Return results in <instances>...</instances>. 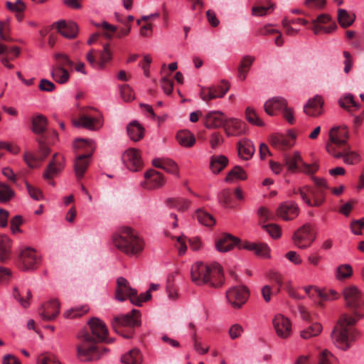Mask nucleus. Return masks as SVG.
<instances>
[{
    "mask_svg": "<svg viewBox=\"0 0 364 364\" xmlns=\"http://www.w3.org/2000/svg\"><path fill=\"white\" fill-rule=\"evenodd\" d=\"M248 296V290L244 286L233 287L226 292L227 301L234 309H240L245 303Z\"/></svg>",
    "mask_w": 364,
    "mask_h": 364,
    "instance_id": "nucleus-14",
    "label": "nucleus"
},
{
    "mask_svg": "<svg viewBox=\"0 0 364 364\" xmlns=\"http://www.w3.org/2000/svg\"><path fill=\"white\" fill-rule=\"evenodd\" d=\"M77 357L82 362H92L101 358L100 349L96 346V339L86 330H81L77 336Z\"/></svg>",
    "mask_w": 364,
    "mask_h": 364,
    "instance_id": "nucleus-3",
    "label": "nucleus"
},
{
    "mask_svg": "<svg viewBox=\"0 0 364 364\" xmlns=\"http://www.w3.org/2000/svg\"><path fill=\"white\" fill-rule=\"evenodd\" d=\"M140 315L139 310L132 309L129 313L115 316L112 321V328L124 338H130L134 334L133 328L141 325Z\"/></svg>",
    "mask_w": 364,
    "mask_h": 364,
    "instance_id": "nucleus-4",
    "label": "nucleus"
},
{
    "mask_svg": "<svg viewBox=\"0 0 364 364\" xmlns=\"http://www.w3.org/2000/svg\"><path fill=\"white\" fill-rule=\"evenodd\" d=\"M127 134L133 141H139L144 136V128L136 122H132L127 126Z\"/></svg>",
    "mask_w": 364,
    "mask_h": 364,
    "instance_id": "nucleus-42",
    "label": "nucleus"
},
{
    "mask_svg": "<svg viewBox=\"0 0 364 364\" xmlns=\"http://www.w3.org/2000/svg\"><path fill=\"white\" fill-rule=\"evenodd\" d=\"M303 289L306 293L308 296L311 299H314L315 297H321L324 298V295L322 291L317 288L316 286L309 285L306 287H304Z\"/></svg>",
    "mask_w": 364,
    "mask_h": 364,
    "instance_id": "nucleus-61",
    "label": "nucleus"
},
{
    "mask_svg": "<svg viewBox=\"0 0 364 364\" xmlns=\"http://www.w3.org/2000/svg\"><path fill=\"white\" fill-rule=\"evenodd\" d=\"M299 193L303 200L309 206L318 207L325 200V192L323 189H315L306 186L299 189Z\"/></svg>",
    "mask_w": 364,
    "mask_h": 364,
    "instance_id": "nucleus-13",
    "label": "nucleus"
},
{
    "mask_svg": "<svg viewBox=\"0 0 364 364\" xmlns=\"http://www.w3.org/2000/svg\"><path fill=\"white\" fill-rule=\"evenodd\" d=\"M283 161L288 170L291 172L299 171L307 174H313L318 169L316 165L309 164L304 162L301 154L299 151L284 154L283 156Z\"/></svg>",
    "mask_w": 364,
    "mask_h": 364,
    "instance_id": "nucleus-8",
    "label": "nucleus"
},
{
    "mask_svg": "<svg viewBox=\"0 0 364 364\" xmlns=\"http://www.w3.org/2000/svg\"><path fill=\"white\" fill-rule=\"evenodd\" d=\"M64 167V157L60 154L55 153L52 158V160L49 162L47 168L43 173V177L47 181L50 185L54 186L55 183L53 181V178L57 176Z\"/></svg>",
    "mask_w": 364,
    "mask_h": 364,
    "instance_id": "nucleus-15",
    "label": "nucleus"
},
{
    "mask_svg": "<svg viewBox=\"0 0 364 364\" xmlns=\"http://www.w3.org/2000/svg\"><path fill=\"white\" fill-rule=\"evenodd\" d=\"M346 305L354 311L355 318L359 319L362 317L358 309L364 304V299L360 291L356 287L351 286L346 287L343 291Z\"/></svg>",
    "mask_w": 364,
    "mask_h": 364,
    "instance_id": "nucleus-10",
    "label": "nucleus"
},
{
    "mask_svg": "<svg viewBox=\"0 0 364 364\" xmlns=\"http://www.w3.org/2000/svg\"><path fill=\"white\" fill-rule=\"evenodd\" d=\"M100 55V68L102 69L105 68V64L111 60L112 53L109 48V44H105L103 46V50L98 52Z\"/></svg>",
    "mask_w": 364,
    "mask_h": 364,
    "instance_id": "nucleus-53",
    "label": "nucleus"
},
{
    "mask_svg": "<svg viewBox=\"0 0 364 364\" xmlns=\"http://www.w3.org/2000/svg\"><path fill=\"white\" fill-rule=\"evenodd\" d=\"M242 242L240 238L229 233H225L219 236L215 242V249L220 252H227L233 249L234 247L239 248Z\"/></svg>",
    "mask_w": 364,
    "mask_h": 364,
    "instance_id": "nucleus-19",
    "label": "nucleus"
},
{
    "mask_svg": "<svg viewBox=\"0 0 364 364\" xmlns=\"http://www.w3.org/2000/svg\"><path fill=\"white\" fill-rule=\"evenodd\" d=\"M113 242L118 250L132 256L141 252L144 247L143 240L134 229H121L114 235Z\"/></svg>",
    "mask_w": 364,
    "mask_h": 364,
    "instance_id": "nucleus-2",
    "label": "nucleus"
},
{
    "mask_svg": "<svg viewBox=\"0 0 364 364\" xmlns=\"http://www.w3.org/2000/svg\"><path fill=\"white\" fill-rule=\"evenodd\" d=\"M338 104L343 109H345L348 112H353L360 107V106L355 102L353 95L351 94H346L341 97L338 100Z\"/></svg>",
    "mask_w": 364,
    "mask_h": 364,
    "instance_id": "nucleus-40",
    "label": "nucleus"
},
{
    "mask_svg": "<svg viewBox=\"0 0 364 364\" xmlns=\"http://www.w3.org/2000/svg\"><path fill=\"white\" fill-rule=\"evenodd\" d=\"M230 87V85L228 81L222 80L220 84L202 87L200 96L205 102H209L216 98H222L226 95Z\"/></svg>",
    "mask_w": 364,
    "mask_h": 364,
    "instance_id": "nucleus-11",
    "label": "nucleus"
},
{
    "mask_svg": "<svg viewBox=\"0 0 364 364\" xmlns=\"http://www.w3.org/2000/svg\"><path fill=\"white\" fill-rule=\"evenodd\" d=\"M353 274V269L350 264H345L338 266L336 269V277L338 279H343L350 277Z\"/></svg>",
    "mask_w": 364,
    "mask_h": 364,
    "instance_id": "nucleus-55",
    "label": "nucleus"
},
{
    "mask_svg": "<svg viewBox=\"0 0 364 364\" xmlns=\"http://www.w3.org/2000/svg\"><path fill=\"white\" fill-rule=\"evenodd\" d=\"M151 297L149 291L145 294L137 295L136 289L131 287L129 282L124 277H120L117 279V287L115 289V299L119 301H124L129 299L132 304L136 306H141L143 302L148 301Z\"/></svg>",
    "mask_w": 364,
    "mask_h": 364,
    "instance_id": "nucleus-6",
    "label": "nucleus"
},
{
    "mask_svg": "<svg viewBox=\"0 0 364 364\" xmlns=\"http://www.w3.org/2000/svg\"><path fill=\"white\" fill-rule=\"evenodd\" d=\"M75 146L77 148H87L90 151V153L88 154L79 155L76 158L74 164L76 176L78 179H80L83 177L84 173L88 167L89 160L94 151L95 146L92 140L84 139H77L75 141Z\"/></svg>",
    "mask_w": 364,
    "mask_h": 364,
    "instance_id": "nucleus-7",
    "label": "nucleus"
},
{
    "mask_svg": "<svg viewBox=\"0 0 364 364\" xmlns=\"http://www.w3.org/2000/svg\"><path fill=\"white\" fill-rule=\"evenodd\" d=\"M228 159L226 156H213L210 159V168L213 173H218L228 165Z\"/></svg>",
    "mask_w": 364,
    "mask_h": 364,
    "instance_id": "nucleus-41",
    "label": "nucleus"
},
{
    "mask_svg": "<svg viewBox=\"0 0 364 364\" xmlns=\"http://www.w3.org/2000/svg\"><path fill=\"white\" fill-rule=\"evenodd\" d=\"M91 109L83 110L80 114L77 119L73 120V124L75 127H82L85 129L96 131L100 129L102 125L103 122L100 116H92L88 111Z\"/></svg>",
    "mask_w": 364,
    "mask_h": 364,
    "instance_id": "nucleus-12",
    "label": "nucleus"
},
{
    "mask_svg": "<svg viewBox=\"0 0 364 364\" xmlns=\"http://www.w3.org/2000/svg\"><path fill=\"white\" fill-rule=\"evenodd\" d=\"M323 100L321 96L316 95L309 100L304 107V112L311 117H318L322 114Z\"/></svg>",
    "mask_w": 364,
    "mask_h": 364,
    "instance_id": "nucleus-31",
    "label": "nucleus"
},
{
    "mask_svg": "<svg viewBox=\"0 0 364 364\" xmlns=\"http://www.w3.org/2000/svg\"><path fill=\"white\" fill-rule=\"evenodd\" d=\"M295 139L296 136L293 133L289 135L275 134L270 136L269 142L275 149L284 151L294 146Z\"/></svg>",
    "mask_w": 364,
    "mask_h": 364,
    "instance_id": "nucleus-25",
    "label": "nucleus"
},
{
    "mask_svg": "<svg viewBox=\"0 0 364 364\" xmlns=\"http://www.w3.org/2000/svg\"><path fill=\"white\" fill-rule=\"evenodd\" d=\"M195 217L202 225L206 228H212L216 224L215 219L213 216L203 210L198 209L196 212Z\"/></svg>",
    "mask_w": 364,
    "mask_h": 364,
    "instance_id": "nucleus-44",
    "label": "nucleus"
},
{
    "mask_svg": "<svg viewBox=\"0 0 364 364\" xmlns=\"http://www.w3.org/2000/svg\"><path fill=\"white\" fill-rule=\"evenodd\" d=\"M60 312V303L56 299L43 304L38 309V314L45 321L55 319Z\"/></svg>",
    "mask_w": 364,
    "mask_h": 364,
    "instance_id": "nucleus-27",
    "label": "nucleus"
},
{
    "mask_svg": "<svg viewBox=\"0 0 364 364\" xmlns=\"http://www.w3.org/2000/svg\"><path fill=\"white\" fill-rule=\"evenodd\" d=\"M225 132L228 136H237L245 133V123L236 118L226 119L224 127Z\"/></svg>",
    "mask_w": 364,
    "mask_h": 364,
    "instance_id": "nucleus-28",
    "label": "nucleus"
},
{
    "mask_svg": "<svg viewBox=\"0 0 364 364\" xmlns=\"http://www.w3.org/2000/svg\"><path fill=\"white\" fill-rule=\"evenodd\" d=\"M220 202L226 208H232V194L229 189L222 191L218 195Z\"/></svg>",
    "mask_w": 364,
    "mask_h": 364,
    "instance_id": "nucleus-60",
    "label": "nucleus"
},
{
    "mask_svg": "<svg viewBox=\"0 0 364 364\" xmlns=\"http://www.w3.org/2000/svg\"><path fill=\"white\" fill-rule=\"evenodd\" d=\"M122 159L128 169L137 171L142 166L141 156L134 148L128 149L122 155Z\"/></svg>",
    "mask_w": 364,
    "mask_h": 364,
    "instance_id": "nucleus-23",
    "label": "nucleus"
},
{
    "mask_svg": "<svg viewBox=\"0 0 364 364\" xmlns=\"http://www.w3.org/2000/svg\"><path fill=\"white\" fill-rule=\"evenodd\" d=\"M247 178L245 171L238 166H235L225 178L227 182H230L233 179L245 180Z\"/></svg>",
    "mask_w": 364,
    "mask_h": 364,
    "instance_id": "nucleus-52",
    "label": "nucleus"
},
{
    "mask_svg": "<svg viewBox=\"0 0 364 364\" xmlns=\"http://www.w3.org/2000/svg\"><path fill=\"white\" fill-rule=\"evenodd\" d=\"M355 16L354 14L349 13L343 9L338 10V21L343 28H347L351 26L355 21Z\"/></svg>",
    "mask_w": 364,
    "mask_h": 364,
    "instance_id": "nucleus-43",
    "label": "nucleus"
},
{
    "mask_svg": "<svg viewBox=\"0 0 364 364\" xmlns=\"http://www.w3.org/2000/svg\"><path fill=\"white\" fill-rule=\"evenodd\" d=\"M51 75L55 82L60 84L67 82L70 77L67 70L61 67H53L51 70Z\"/></svg>",
    "mask_w": 364,
    "mask_h": 364,
    "instance_id": "nucleus-48",
    "label": "nucleus"
},
{
    "mask_svg": "<svg viewBox=\"0 0 364 364\" xmlns=\"http://www.w3.org/2000/svg\"><path fill=\"white\" fill-rule=\"evenodd\" d=\"M88 311V308L85 306L72 308L64 313V316L68 318L80 317Z\"/></svg>",
    "mask_w": 364,
    "mask_h": 364,
    "instance_id": "nucleus-57",
    "label": "nucleus"
},
{
    "mask_svg": "<svg viewBox=\"0 0 364 364\" xmlns=\"http://www.w3.org/2000/svg\"><path fill=\"white\" fill-rule=\"evenodd\" d=\"M54 58L57 61L58 66L65 68V67L72 68L73 62L69 59L68 56L63 53H55Z\"/></svg>",
    "mask_w": 364,
    "mask_h": 364,
    "instance_id": "nucleus-59",
    "label": "nucleus"
},
{
    "mask_svg": "<svg viewBox=\"0 0 364 364\" xmlns=\"http://www.w3.org/2000/svg\"><path fill=\"white\" fill-rule=\"evenodd\" d=\"M225 114L220 111H210L206 114L203 122L208 129H217L224 127L225 122Z\"/></svg>",
    "mask_w": 364,
    "mask_h": 364,
    "instance_id": "nucleus-30",
    "label": "nucleus"
},
{
    "mask_svg": "<svg viewBox=\"0 0 364 364\" xmlns=\"http://www.w3.org/2000/svg\"><path fill=\"white\" fill-rule=\"evenodd\" d=\"M95 26L102 30L103 36L107 39H112L114 35H116L117 38H122L127 36L131 31V26H127L124 28H121L119 31L117 28L112 24L108 23L107 21H102L101 23H94Z\"/></svg>",
    "mask_w": 364,
    "mask_h": 364,
    "instance_id": "nucleus-20",
    "label": "nucleus"
},
{
    "mask_svg": "<svg viewBox=\"0 0 364 364\" xmlns=\"http://www.w3.org/2000/svg\"><path fill=\"white\" fill-rule=\"evenodd\" d=\"M192 281L197 285L209 284L214 288L223 286V269L218 263L207 265L201 262L193 264L191 269Z\"/></svg>",
    "mask_w": 364,
    "mask_h": 364,
    "instance_id": "nucleus-1",
    "label": "nucleus"
},
{
    "mask_svg": "<svg viewBox=\"0 0 364 364\" xmlns=\"http://www.w3.org/2000/svg\"><path fill=\"white\" fill-rule=\"evenodd\" d=\"M9 19L0 21V40L5 42H13L14 40L10 36Z\"/></svg>",
    "mask_w": 364,
    "mask_h": 364,
    "instance_id": "nucleus-51",
    "label": "nucleus"
},
{
    "mask_svg": "<svg viewBox=\"0 0 364 364\" xmlns=\"http://www.w3.org/2000/svg\"><path fill=\"white\" fill-rule=\"evenodd\" d=\"M331 155L336 159L343 158L344 163L349 165L356 164L361 160L360 156L358 153L351 151L348 145Z\"/></svg>",
    "mask_w": 364,
    "mask_h": 364,
    "instance_id": "nucleus-32",
    "label": "nucleus"
},
{
    "mask_svg": "<svg viewBox=\"0 0 364 364\" xmlns=\"http://www.w3.org/2000/svg\"><path fill=\"white\" fill-rule=\"evenodd\" d=\"M255 60V57L251 55H245L241 58L237 67V77L240 80L244 81L247 78V73Z\"/></svg>",
    "mask_w": 364,
    "mask_h": 364,
    "instance_id": "nucleus-36",
    "label": "nucleus"
},
{
    "mask_svg": "<svg viewBox=\"0 0 364 364\" xmlns=\"http://www.w3.org/2000/svg\"><path fill=\"white\" fill-rule=\"evenodd\" d=\"M315 238L314 229H296L292 235L294 245L301 249L309 247Z\"/></svg>",
    "mask_w": 364,
    "mask_h": 364,
    "instance_id": "nucleus-18",
    "label": "nucleus"
},
{
    "mask_svg": "<svg viewBox=\"0 0 364 364\" xmlns=\"http://www.w3.org/2000/svg\"><path fill=\"white\" fill-rule=\"evenodd\" d=\"M92 336L96 339V342H104L111 343L114 341V338H109L107 335L108 331L105 323L97 318H92L88 321Z\"/></svg>",
    "mask_w": 364,
    "mask_h": 364,
    "instance_id": "nucleus-16",
    "label": "nucleus"
},
{
    "mask_svg": "<svg viewBox=\"0 0 364 364\" xmlns=\"http://www.w3.org/2000/svg\"><path fill=\"white\" fill-rule=\"evenodd\" d=\"M11 243L8 236L0 233V262H3L10 258Z\"/></svg>",
    "mask_w": 364,
    "mask_h": 364,
    "instance_id": "nucleus-38",
    "label": "nucleus"
},
{
    "mask_svg": "<svg viewBox=\"0 0 364 364\" xmlns=\"http://www.w3.org/2000/svg\"><path fill=\"white\" fill-rule=\"evenodd\" d=\"M178 143L183 146L191 147L196 143L194 135L189 131H181L176 136Z\"/></svg>",
    "mask_w": 364,
    "mask_h": 364,
    "instance_id": "nucleus-47",
    "label": "nucleus"
},
{
    "mask_svg": "<svg viewBox=\"0 0 364 364\" xmlns=\"http://www.w3.org/2000/svg\"><path fill=\"white\" fill-rule=\"evenodd\" d=\"M272 10H273V4L268 3L267 5H262L258 3L252 7V14L256 16H262Z\"/></svg>",
    "mask_w": 364,
    "mask_h": 364,
    "instance_id": "nucleus-54",
    "label": "nucleus"
},
{
    "mask_svg": "<svg viewBox=\"0 0 364 364\" xmlns=\"http://www.w3.org/2000/svg\"><path fill=\"white\" fill-rule=\"evenodd\" d=\"M299 208L294 202H285L282 203L277 210L278 217L284 220H291L299 215Z\"/></svg>",
    "mask_w": 364,
    "mask_h": 364,
    "instance_id": "nucleus-29",
    "label": "nucleus"
},
{
    "mask_svg": "<svg viewBox=\"0 0 364 364\" xmlns=\"http://www.w3.org/2000/svg\"><path fill=\"white\" fill-rule=\"evenodd\" d=\"M166 205L173 208H176L179 211H186L188 209L191 202L185 198H168L166 200Z\"/></svg>",
    "mask_w": 364,
    "mask_h": 364,
    "instance_id": "nucleus-45",
    "label": "nucleus"
},
{
    "mask_svg": "<svg viewBox=\"0 0 364 364\" xmlns=\"http://www.w3.org/2000/svg\"><path fill=\"white\" fill-rule=\"evenodd\" d=\"M243 332V327L240 324L235 323L230 326L228 334L231 339L235 340L240 337Z\"/></svg>",
    "mask_w": 364,
    "mask_h": 364,
    "instance_id": "nucleus-62",
    "label": "nucleus"
},
{
    "mask_svg": "<svg viewBox=\"0 0 364 364\" xmlns=\"http://www.w3.org/2000/svg\"><path fill=\"white\" fill-rule=\"evenodd\" d=\"M18 257L19 267L24 271L36 268L39 262V258L36 254V250L29 247L22 249Z\"/></svg>",
    "mask_w": 364,
    "mask_h": 364,
    "instance_id": "nucleus-17",
    "label": "nucleus"
},
{
    "mask_svg": "<svg viewBox=\"0 0 364 364\" xmlns=\"http://www.w3.org/2000/svg\"><path fill=\"white\" fill-rule=\"evenodd\" d=\"M14 196V193L9 186L0 182V203L9 201Z\"/></svg>",
    "mask_w": 364,
    "mask_h": 364,
    "instance_id": "nucleus-58",
    "label": "nucleus"
},
{
    "mask_svg": "<svg viewBox=\"0 0 364 364\" xmlns=\"http://www.w3.org/2000/svg\"><path fill=\"white\" fill-rule=\"evenodd\" d=\"M287 106V100L282 97H274L269 99L264 105L265 112L273 116L277 110H284L285 107Z\"/></svg>",
    "mask_w": 364,
    "mask_h": 364,
    "instance_id": "nucleus-33",
    "label": "nucleus"
},
{
    "mask_svg": "<svg viewBox=\"0 0 364 364\" xmlns=\"http://www.w3.org/2000/svg\"><path fill=\"white\" fill-rule=\"evenodd\" d=\"M334 360L333 354L328 350H324L320 354L318 364H333Z\"/></svg>",
    "mask_w": 364,
    "mask_h": 364,
    "instance_id": "nucleus-64",
    "label": "nucleus"
},
{
    "mask_svg": "<svg viewBox=\"0 0 364 364\" xmlns=\"http://www.w3.org/2000/svg\"><path fill=\"white\" fill-rule=\"evenodd\" d=\"M358 319L343 314L341 316L336 326L331 333V338L334 345L343 350L348 349L349 343L348 326H354Z\"/></svg>",
    "mask_w": 364,
    "mask_h": 364,
    "instance_id": "nucleus-5",
    "label": "nucleus"
},
{
    "mask_svg": "<svg viewBox=\"0 0 364 364\" xmlns=\"http://www.w3.org/2000/svg\"><path fill=\"white\" fill-rule=\"evenodd\" d=\"M237 148L239 156L244 160L250 159L255 151V147L252 141L246 138L237 142Z\"/></svg>",
    "mask_w": 364,
    "mask_h": 364,
    "instance_id": "nucleus-35",
    "label": "nucleus"
},
{
    "mask_svg": "<svg viewBox=\"0 0 364 364\" xmlns=\"http://www.w3.org/2000/svg\"><path fill=\"white\" fill-rule=\"evenodd\" d=\"M58 31L64 37L68 38H74L77 34V26L74 22H65V21H60L53 24Z\"/></svg>",
    "mask_w": 364,
    "mask_h": 364,
    "instance_id": "nucleus-34",
    "label": "nucleus"
},
{
    "mask_svg": "<svg viewBox=\"0 0 364 364\" xmlns=\"http://www.w3.org/2000/svg\"><path fill=\"white\" fill-rule=\"evenodd\" d=\"M322 331V326L318 323H314L308 328L302 330L300 336L304 339H309L312 337L317 336Z\"/></svg>",
    "mask_w": 364,
    "mask_h": 364,
    "instance_id": "nucleus-49",
    "label": "nucleus"
},
{
    "mask_svg": "<svg viewBox=\"0 0 364 364\" xmlns=\"http://www.w3.org/2000/svg\"><path fill=\"white\" fill-rule=\"evenodd\" d=\"M245 117L250 123L258 127L264 126L262 120L259 117L255 111L250 107L246 109Z\"/></svg>",
    "mask_w": 364,
    "mask_h": 364,
    "instance_id": "nucleus-56",
    "label": "nucleus"
},
{
    "mask_svg": "<svg viewBox=\"0 0 364 364\" xmlns=\"http://www.w3.org/2000/svg\"><path fill=\"white\" fill-rule=\"evenodd\" d=\"M14 298L20 304V305L23 308H28L31 304V299L32 298L31 291L28 289L26 291V298H24L21 293L19 292L17 287L14 289L13 292Z\"/></svg>",
    "mask_w": 364,
    "mask_h": 364,
    "instance_id": "nucleus-50",
    "label": "nucleus"
},
{
    "mask_svg": "<svg viewBox=\"0 0 364 364\" xmlns=\"http://www.w3.org/2000/svg\"><path fill=\"white\" fill-rule=\"evenodd\" d=\"M47 119L42 114H38L32 119V130L35 134H43L46 129Z\"/></svg>",
    "mask_w": 364,
    "mask_h": 364,
    "instance_id": "nucleus-46",
    "label": "nucleus"
},
{
    "mask_svg": "<svg viewBox=\"0 0 364 364\" xmlns=\"http://www.w3.org/2000/svg\"><path fill=\"white\" fill-rule=\"evenodd\" d=\"M121 361L124 364H141L142 355L137 348H133L122 355Z\"/></svg>",
    "mask_w": 364,
    "mask_h": 364,
    "instance_id": "nucleus-39",
    "label": "nucleus"
},
{
    "mask_svg": "<svg viewBox=\"0 0 364 364\" xmlns=\"http://www.w3.org/2000/svg\"><path fill=\"white\" fill-rule=\"evenodd\" d=\"M38 364H61L57 357L52 354H43L38 358Z\"/></svg>",
    "mask_w": 364,
    "mask_h": 364,
    "instance_id": "nucleus-63",
    "label": "nucleus"
},
{
    "mask_svg": "<svg viewBox=\"0 0 364 364\" xmlns=\"http://www.w3.org/2000/svg\"><path fill=\"white\" fill-rule=\"evenodd\" d=\"M274 328L277 336L287 338L291 334V323L290 320L282 314H277L273 319Z\"/></svg>",
    "mask_w": 364,
    "mask_h": 364,
    "instance_id": "nucleus-24",
    "label": "nucleus"
},
{
    "mask_svg": "<svg viewBox=\"0 0 364 364\" xmlns=\"http://www.w3.org/2000/svg\"><path fill=\"white\" fill-rule=\"evenodd\" d=\"M152 164L156 168H161L169 173L176 174L178 173L177 164L169 159H155Z\"/></svg>",
    "mask_w": 364,
    "mask_h": 364,
    "instance_id": "nucleus-37",
    "label": "nucleus"
},
{
    "mask_svg": "<svg viewBox=\"0 0 364 364\" xmlns=\"http://www.w3.org/2000/svg\"><path fill=\"white\" fill-rule=\"evenodd\" d=\"M38 143L41 152V156L39 157L36 156L29 151H26L23 154V160L25 163L31 168H36L38 167L41 165V163L50 152V149L46 146L42 141L38 140Z\"/></svg>",
    "mask_w": 364,
    "mask_h": 364,
    "instance_id": "nucleus-22",
    "label": "nucleus"
},
{
    "mask_svg": "<svg viewBox=\"0 0 364 364\" xmlns=\"http://www.w3.org/2000/svg\"><path fill=\"white\" fill-rule=\"evenodd\" d=\"M144 182L142 186L144 188L153 190L164 186L165 179L162 173L154 169H150L144 173Z\"/></svg>",
    "mask_w": 364,
    "mask_h": 364,
    "instance_id": "nucleus-26",
    "label": "nucleus"
},
{
    "mask_svg": "<svg viewBox=\"0 0 364 364\" xmlns=\"http://www.w3.org/2000/svg\"><path fill=\"white\" fill-rule=\"evenodd\" d=\"M349 137L346 126L334 127L329 132V140L326 144L327 151L331 154L348 146Z\"/></svg>",
    "mask_w": 364,
    "mask_h": 364,
    "instance_id": "nucleus-9",
    "label": "nucleus"
},
{
    "mask_svg": "<svg viewBox=\"0 0 364 364\" xmlns=\"http://www.w3.org/2000/svg\"><path fill=\"white\" fill-rule=\"evenodd\" d=\"M239 249L252 252L256 256L264 259L270 257V248L267 244L263 242H253L244 240L239 245Z\"/></svg>",
    "mask_w": 364,
    "mask_h": 364,
    "instance_id": "nucleus-21",
    "label": "nucleus"
}]
</instances>
